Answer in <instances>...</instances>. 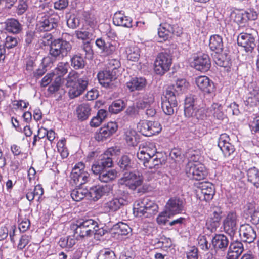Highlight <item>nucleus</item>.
<instances>
[{"instance_id":"41","label":"nucleus","mask_w":259,"mask_h":259,"mask_svg":"<svg viewBox=\"0 0 259 259\" xmlns=\"http://www.w3.org/2000/svg\"><path fill=\"white\" fill-rule=\"evenodd\" d=\"M169 30H171V29L170 24L168 22L163 23L160 25L158 30V35L160 38L159 41L162 42L168 39L170 35Z\"/></svg>"},{"instance_id":"20","label":"nucleus","mask_w":259,"mask_h":259,"mask_svg":"<svg viewBox=\"0 0 259 259\" xmlns=\"http://www.w3.org/2000/svg\"><path fill=\"white\" fill-rule=\"evenodd\" d=\"M192 66L196 70L202 72L208 71L211 67L209 56L206 54L198 55L194 59L193 61L192 62Z\"/></svg>"},{"instance_id":"59","label":"nucleus","mask_w":259,"mask_h":259,"mask_svg":"<svg viewBox=\"0 0 259 259\" xmlns=\"http://www.w3.org/2000/svg\"><path fill=\"white\" fill-rule=\"evenodd\" d=\"M116 42L114 41H106L102 52L106 55L112 54L116 50Z\"/></svg>"},{"instance_id":"60","label":"nucleus","mask_w":259,"mask_h":259,"mask_svg":"<svg viewBox=\"0 0 259 259\" xmlns=\"http://www.w3.org/2000/svg\"><path fill=\"white\" fill-rule=\"evenodd\" d=\"M29 0H19L17 6L16 12L20 15L24 14L28 7V2Z\"/></svg>"},{"instance_id":"61","label":"nucleus","mask_w":259,"mask_h":259,"mask_svg":"<svg viewBox=\"0 0 259 259\" xmlns=\"http://www.w3.org/2000/svg\"><path fill=\"white\" fill-rule=\"evenodd\" d=\"M198 243L202 250H208L211 246V244H209L205 235H199L198 237Z\"/></svg>"},{"instance_id":"57","label":"nucleus","mask_w":259,"mask_h":259,"mask_svg":"<svg viewBox=\"0 0 259 259\" xmlns=\"http://www.w3.org/2000/svg\"><path fill=\"white\" fill-rule=\"evenodd\" d=\"M67 24L69 28L75 29L79 26L80 19L74 14L70 15L67 19Z\"/></svg>"},{"instance_id":"6","label":"nucleus","mask_w":259,"mask_h":259,"mask_svg":"<svg viewBox=\"0 0 259 259\" xmlns=\"http://www.w3.org/2000/svg\"><path fill=\"white\" fill-rule=\"evenodd\" d=\"M120 152V148L117 146L112 147L108 148L103 154L100 159L92 166L93 173H99L101 169L111 167L113 166L112 156L118 155Z\"/></svg>"},{"instance_id":"50","label":"nucleus","mask_w":259,"mask_h":259,"mask_svg":"<svg viewBox=\"0 0 259 259\" xmlns=\"http://www.w3.org/2000/svg\"><path fill=\"white\" fill-rule=\"evenodd\" d=\"M116 195L117 197L116 198L120 201L123 205H127L131 200L129 193L126 191L122 190L121 188L116 191Z\"/></svg>"},{"instance_id":"46","label":"nucleus","mask_w":259,"mask_h":259,"mask_svg":"<svg viewBox=\"0 0 259 259\" xmlns=\"http://www.w3.org/2000/svg\"><path fill=\"white\" fill-rule=\"evenodd\" d=\"M69 68V64L68 62H60L58 63L52 73L54 76L63 77L67 73Z\"/></svg>"},{"instance_id":"3","label":"nucleus","mask_w":259,"mask_h":259,"mask_svg":"<svg viewBox=\"0 0 259 259\" xmlns=\"http://www.w3.org/2000/svg\"><path fill=\"white\" fill-rule=\"evenodd\" d=\"M97 221L92 219L80 218L71 226L74 236L77 239H82L93 235L94 229L97 226Z\"/></svg>"},{"instance_id":"10","label":"nucleus","mask_w":259,"mask_h":259,"mask_svg":"<svg viewBox=\"0 0 259 259\" xmlns=\"http://www.w3.org/2000/svg\"><path fill=\"white\" fill-rule=\"evenodd\" d=\"M143 182V178L138 171L125 172L123 177L119 180L121 185H125L130 189L135 190L140 186Z\"/></svg>"},{"instance_id":"14","label":"nucleus","mask_w":259,"mask_h":259,"mask_svg":"<svg viewBox=\"0 0 259 259\" xmlns=\"http://www.w3.org/2000/svg\"><path fill=\"white\" fill-rule=\"evenodd\" d=\"M247 90L245 105L250 107L257 106L259 104V82L252 81L249 83Z\"/></svg>"},{"instance_id":"7","label":"nucleus","mask_w":259,"mask_h":259,"mask_svg":"<svg viewBox=\"0 0 259 259\" xmlns=\"http://www.w3.org/2000/svg\"><path fill=\"white\" fill-rule=\"evenodd\" d=\"M257 31L253 29L246 30L245 32H242L237 37V44L242 48L246 52L252 53L256 47V38Z\"/></svg>"},{"instance_id":"22","label":"nucleus","mask_w":259,"mask_h":259,"mask_svg":"<svg viewBox=\"0 0 259 259\" xmlns=\"http://www.w3.org/2000/svg\"><path fill=\"white\" fill-rule=\"evenodd\" d=\"M239 232L242 241L246 243L253 242L257 237L255 228L248 224L241 225Z\"/></svg>"},{"instance_id":"40","label":"nucleus","mask_w":259,"mask_h":259,"mask_svg":"<svg viewBox=\"0 0 259 259\" xmlns=\"http://www.w3.org/2000/svg\"><path fill=\"white\" fill-rule=\"evenodd\" d=\"M53 64V59L49 57L44 58L42 62V65L35 71L33 72V77L36 79L41 77L47 71V67L49 66L50 64Z\"/></svg>"},{"instance_id":"8","label":"nucleus","mask_w":259,"mask_h":259,"mask_svg":"<svg viewBox=\"0 0 259 259\" xmlns=\"http://www.w3.org/2000/svg\"><path fill=\"white\" fill-rule=\"evenodd\" d=\"M186 173L191 179L201 180L207 176V171L204 164L199 162H189L186 166Z\"/></svg>"},{"instance_id":"13","label":"nucleus","mask_w":259,"mask_h":259,"mask_svg":"<svg viewBox=\"0 0 259 259\" xmlns=\"http://www.w3.org/2000/svg\"><path fill=\"white\" fill-rule=\"evenodd\" d=\"M139 131L144 136L150 137L159 133L162 127L157 121L142 120L138 124Z\"/></svg>"},{"instance_id":"43","label":"nucleus","mask_w":259,"mask_h":259,"mask_svg":"<svg viewBox=\"0 0 259 259\" xmlns=\"http://www.w3.org/2000/svg\"><path fill=\"white\" fill-rule=\"evenodd\" d=\"M91 108L88 104L83 103L79 105L76 110L78 118L83 121L88 119L90 115Z\"/></svg>"},{"instance_id":"53","label":"nucleus","mask_w":259,"mask_h":259,"mask_svg":"<svg viewBox=\"0 0 259 259\" xmlns=\"http://www.w3.org/2000/svg\"><path fill=\"white\" fill-rule=\"evenodd\" d=\"M82 18L92 28L96 25L97 21L94 14L90 11H84L82 14Z\"/></svg>"},{"instance_id":"47","label":"nucleus","mask_w":259,"mask_h":259,"mask_svg":"<svg viewBox=\"0 0 259 259\" xmlns=\"http://www.w3.org/2000/svg\"><path fill=\"white\" fill-rule=\"evenodd\" d=\"M210 111L213 116L219 120H223L225 115L222 111L221 105L214 103L209 108Z\"/></svg>"},{"instance_id":"25","label":"nucleus","mask_w":259,"mask_h":259,"mask_svg":"<svg viewBox=\"0 0 259 259\" xmlns=\"http://www.w3.org/2000/svg\"><path fill=\"white\" fill-rule=\"evenodd\" d=\"M156 150L155 146L152 143H148L145 145H141L137 153V158L139 160L147 159L149 157L161 155Z\"/></svg>"},{"instance_id":"19","label":"nucleus","mask_w":259,"mask_h":259,"mask_svg":"<svg viewBox=\"0 0 259 259\" xmlns=\"http://www.w3.org/2000/svg\"><path fill=\"white\" fill-rule=\"evenodd\" d=\"M111 190L110 185L93 186L88 190L89 199L96 201L103 196L108 195Z\"/></svg>"},{"instance_id":"5","label":"nucleus","mask_w":259,"mask_h":259,"mask_svg":"<svg viewBox=\"0 0 259 259\" xmlns=\"http://www.w3.org/2000/svg\"><path fill=\"white\" fill-rule=\"evenodd\" d=\"M133 210L137 217L150 218L157 213L158 206L154 202L146 197L136 201Z\"/></svg>"},{"instance_id":"27","label":"nucleus","mask_w":259,"mask_h":259,"mask_svg":"<svg viewBox=\"0 0 259 259\" xmlns=\"http://www.w3.org/2000/svg\"><path fill=\"white\" fill-rule=\"evenodd\" d=\"M117 165L120 171L125 172L133 169L135 164L132 156L124 154L118 157Z\"/></svg>"},{"instance_id":"49","label":"nucleus","mask_w":259,"mask_h":259,"mask_svg":"<svg viewBox=\"0 0 259 259\" xmlns=\"http://www.w3.org/2000/svg\"><path fill=\"white\" fill-rule=\"evenodd\" d=\"M85 64V61L81 56L75 55L71 58V65L75 69L83 68Z\"/></svg>"},{"instance_id":"64","label":"nucleus","mask_w":259,"mask_h":259,"mask_svg":"<svg viewBox=\"0 0 259 259\" xmlns=\"http://www.w3.org/2000/svg\"><path fill=\"white\" fill-rule=\"evenodd\" d=\"M171 214L166 211L161 212L157 218V222L159 225H165L168 221V218Z\"/></svg>"},{"instance_id":"26","label":"nucleus","mask_w":259,"mask_h":259,"mask_svg":"<svg viewBox=\"0 0 259 259\" xmlns=\"http://www.w3.org/2000/svg\"><path fill=\"white\" fill-rule=\"evenodd\" d=\"M229 244V241L228 237L223 234H215L211 239V244L217 252L219 251L224 252L227 249Z\"/></svg>"},{"instance_id":"29","label":"nucleus","mask_w":259,"mask_h":259,"mask_svg":"<svg viewBox=\"0 0 259 259\" xmlns=\"http://www.w3.org/2000/svg\"><path fill=\"white\" fill-rule=\"evenodd\" d=\"M155 102V97L152 93L149 92L144 93L140 97L136 102V105L139 109L145 110L146 108L150 107L153 105Z\"/></svg>"},{"instance_id":"42","label":"nucleus","mask_w":259,"mask_h":259,"mask_svg":"<svg viewBox=\"0 0 259 259\" xmlns=\"http://www.w3.org/2000/svg\"><path fill=\"white\" fill-rule=\"evenodd\" d=\"M140 49L136 46L127 47L125 50L126 58L128 60L136 62L140 56Z\"/></svg>"},{"instance_id":"55","label":"nucleus","mask_w":259,"mask_h":259,"mask_svg":"<svg viewBox=\"0 0 259 259\" xmlns=\"http://www.w3.org/2000/svg\"><path fill=\"white\" fill-rule=\"evenodd\" d=\"M136 132L135 131L129 129L125 132L124 139L129 146H135L136 144Z\"/></svg>"},{"instance_id":"34","label":"nucleus","mask_w":259,"mask_h":259,"mask_svg":"<svg viewBox=\"0 0 259 259\" xmlns=\"http://www.w3.org/2000/svg\"><path fill=\"white\" fill-rule=\"evenodd\" d=\"M209 46L210 50L216 54L221 53L224 49L222 37L218 34L211 35L209 39Z\"/></svg>"},{"instance_id":"18","label":"nucleus","mask_w":259,"mask_h":259,"mask_svg":"<svg viewBox=\"0 0 259 259\" xmlns=\"http://www.w3.org/2000/svg\"><path fill=\"white\" fill-rule=\"evenodd\" d=\"M197 193L200 200L209 201L215 194L214 186L208 182L200 183Z\"/></svg>"},{"instance_id":"11","label":"nucleus","mask_w":259,"mask_h":259,"mask_svg":"<svg viewBox=\"0 0 259 259\" xmlns=\"http://www.w3.org/2000/svg\"><path fill=\"white\" fill-rule=\"evenodd\" d=\"M171 64L172 58L169 54L160 53L154 62V71L157 74L162 75L169 70Z\"/></svg>"},{"instance_id":"44","label":"nucleus","mask_w":259,"mask_h":259,"mask_svg":"<svg viewBox=\"0 0 259 259\" xmlns=\"http://www.w3.org/2000/svg\"><path fill=\"white\" fill-rule=\"evenodd\" d=\"M94 30L93 28H88L87 30L83 29L80 30H76L75 32L76 37L81 40H92L95 37Z\"/></svg>"},{"instance_id":"63","label":"nucleus","mask_w":259,"mask_h":259,"mask_svg":"<svg viewBox=\"0 0 259 259\" xmlns=\"http://www.w3.org/2000/svg\"><path fill=\"white\" fill-rule=\"evenodd\" d=\"M199 152L192 149H188L186 153V157L189 159L190 162H197L199 159Z\"/></svg>"},{"instance_id":"12","label":"nucleus","mask_w":259,"mask_h":259,"mask_svg":"<svg viewBox=\"0 0 259 259\" xmlns=\"http://www.w3.org/2000/svg\"><path fill=\"white\" fill-rule=\"evenodd\" d=\"M84 165L82 162L76 164L70 175L71 180L77 186H82L89 181L90 175L83 170Z\"/></svg>"},{"instance_id":"32","label":"nucleus","mask_w":259,"mask_h":259,"mask_svg":"<svg viewBox=\"0 0 259 259\" xmlns=\"http://www.w3.org/2000/svg\"><path fill=\"white\" fill-rule=\"evenodd\" d=\"M188 84V83L184 79H178L175 84L168 86L165 91H171L172 93L170 95L175 96L177 98L179 94L185 91Z\"/></svg>"},{"instance_id":"16","label":"nucleus","mask_w":259,"mask_h":259,"mask_svg":"<svg viewBox=\"0 0 259 259\" xmlns=\"http://www.w3.org/2000/svg\"><path fill=\"white\" fill-rule=\"evenodd\" d=\"M117 129L118 125L116 122H108L97 130L95 135V138L98 141H105L113 135Z\"/></svg>"},{"instance_id":"1","label":"nucleus","mask_w":259,"mask_h":259,"mask_svg":"<svg viewBox=\"0 0 259 259\" xmlns=\"http://www.w3.org/2000/svg\"><path fill=\"white\" fill-rule=\"evenodd\" d=\"M68 81L70 85L69 91L70 98L77 97L87 90L89 79L86 75H81L77 72L72 71L68 74Z\"/></svg>"},{"instance_id":"58","label":"nucleus","mask_w":259,"mask_h":259,"mask_svg":"<svg viewBox=\"0 0 259 259\" xmlns=\"http://www.w3.org/2000/svg\"><path fill=\"white\" fill-rule=\"evenodd\" d=\"M115 258L114 252L108 249L100 250L97 256V259H115Z\"/></svg>"},{"instance_id":"28","label":"nucleus","mask_w":259,"mask_h":259,"mask_svg":"<svg viewBox=\"0 0 259 259\" xmlns=\"http://www.w3.org/2000/svg\"><path fill=\"white\" fill-rule=\"evenodd\" d=\"M113 23L116 26L126 28L132 27V19L125 16L122 11H117L114 14Z\"/></svg>"},{"instance_id":"36","label":"nucleus","mask_w":259,"mask_h":259,"mask_svg":"<svg viewBox=\"0 0 259 259\" xmlns=\"http://www.w3.org/2000/svg\"><path fill=\"white\" fill-rule=\"evenodd\" d=\"M98 175L99 180L104 183H108L114 180L117 177V172L114 169H108L107 168L101 169L99 173H93Z\"/></svg>"},{"instance_id":"48","label":"nucleus","mask_w":259,"mask_h":259,"mask_svg":"<svg viewBox=\"0 0 259 259\" xmlns=\"http://www.w3.org/2000/svg\"><path fill=\"white\" fill-rule=\"evenodd\" d=\"M122 206H123L122 203L115 198L106 202L104 207L109 212H115L118 210Z\"/></svg>"},{"instance_id":"39","label":"nucleus","mask_w":259,"mask_h":259,"mask_svg":"<svg viewBox=\"0 0 259 259\" xmlns=\"http://www.w3.org/2000/svg\"><path fill=\"white\" fill-rule=\"evenodd\" d=\"M89 191L87 188L82 187L76 186L71 193L72 198L75 201H79L87 197L89 199Z\"/></svg>"},{"instance_id":"9","label":"nucleus","mask_w":259,"mask_h":259,"mask_svg":"<svg viewBox=\"0 0 259 259\" xmlns=\"http://www.w3.org/2000/svg\"><path fill=\"white\" fill-rule=\"evenodd\" d=\"M59 20V17L57 15L40 14L37 17L36 29L40 31H50L57 27Z\"/></svg>"},{"instance_id":"15","label":"nucleus","mask_w":259,"mask_h":259,"mask_svg":"<svg viewBox=\"0 0 259 259\" xmlns=\"http://www.w3.org/2000/svg\"><path fill=\"white\" fill-rule=\"evenodd\" d=\"M164 93V97H162V109L166 115H172L178 105L177 98L170 95L172 93L171 91H165Z\"/></svg>"},{"instance_id":"31","label":"nucleus","mask_w":259,"mask_h":259,"mask_svg":"<svg viewBox=\"0 0 259 259\" xmlns=\"http://www.w3.org/2000/svg\"><path fill=\"white\" fill-rule=\"evenodd\" d=\"M244 250L242 243L240 241L231 242L227 252V259H238Z\"/></svg>"},{"instance_id":"4","label":"nucleus","mask_w":259,"mask_h":259,"mask_svg":"<svg viewBox=\"0 0 259 259\" xmlns=\"http://www.w3.org/2000/svg\"><path fill=\"white\" fill-rule=\"evenodd\" d=\"M72 45L62 38L55 39L52 41L50 45L49 55L53 62L56 60L63 59L70 52Z\"/></svg>"},{"instance_id":"24","label":"nucleus","mask_w":259,"mask_h":259,"mask_svg":"<svg viewBox=\"0 0 259 259\" xmlns=\"http://www.w3.org/2000/svg\"><path fill=\"white\" fill-rule=\"evenodd\" d=\"M224 231L230 236H233L237 229V215L233 212L229 213L223 221Z\"/></svg>"},{"instance_id":"56","label":"nucleus","mask_w":259,"mask_h":259,"mask_svg":"<svg viewBox=\"0 0 259 259\" xmlns=\"http://www.w3.org/2000/svg\"><path fill=\"white\" fill-rule=\"evenodd\" d=\"M219 226V222L213 220L212 219L209 218L206 223L204 232L206 233L207 231H209L210 233L215 232Z\"/></svg>"},{"instance_id":"35","label":"nucleus","mask_w":259,"mask_h":259,"mask_svg":"<svg viewBox=\"0 0 259 259\" xmlns=\"http://www.w3.org/2000/svg\"><path fill=\"white\" fill-rule=\"evenodd\" d=\"M5 29L9 33L17 34L22 30V25L13 18L8 19L5 22Z\"/></svg>"},{"instance_id":"62","label":"nucleus","mask_w":259,"mask_h":259,"mask_svg":"<svg viewBox=\"0 0 259 259\" xmlns=\"http://www.w3.org/2000/svg\"><path fill=\"white\" fill-rule=\"evenodd\" d=\"M226 157H228L232 155L235 152L234 146L230 143L220 148Z\"/></svg>"},{"instance_id":"52","label":"nucleus","mask_w":259,"mask_h":259,"mask_svg":"<svg viewBox=\"0 0 259 259\" xmlns=\"http://www.w3.org/2000/svg\"><path fill=\"white\" fill-rule=\"evenodd\" d=\"M53 79H54L53 82L52 84L49 87L48 89V91L51 94L58 91L60 86L64 82L63 77L58 76H55Z\"/></svg>"},{"instance_id":"17","label":"nucleus","mask_w":259,"mask_h":259,"mask_svg":"<svg viewBox=\"0 0 259 259\" xmlns=\"http://www.w3.org/2000/svg\"><path fill=\"white\" fill-rule=\"evenodd\" d=\"M161 155H157L152 157H147V159L139 160L143 163V165L150 170V172L154 174L153 177L158 178L161 176V173L158 170L160 166L162 165Z\"/></svg>"},{"instance_id":"23","label":"nucleus","mask_w":259,"mask_h":259,"mask_svg":"<svg viewBox=\"0 0 259 259\" xmlns=\"http://www.w3.org/2000/svg\"><path fill=\"white\" fill-rule=\"evenodd\" d=\"M185 201L183 198L174 197L170 198L166 204V209L172 215L178 214L184 210Z\"/></svg>"},{"instance_id":"37","label":"nucleus","mask_w":259,"mask_h":259,"mask_svg":"<svg viewBox=\"0 0 259 259\" xmlns=\"http://www.w3.org/2000/svg\"><path fill=\"white\" fill-rule=\"evenodd\" d=\"M111 231L112 234L121 236L127 235L131 232L132 229L127 224L120 222L113 226Z\"/></svg>"},{"instance_id":"54","label":"nucleus","mask_w":259,"mask_h":259,"mask_svg":"<svg viewBox=\"0 0 259 259\" xmlns=\"http://www.w3.org/2000/svg\"><path fill=\"white\" fill-rule=\"evenodd\" d=\"M231 17L234 21L238 24H245L247 22L246 16L244 11L232 12L231 14Z\"/></svg>"},{"instance_id":"38","label":"nucleus","mask_w":259,"mask_h":259,"mask_svg":"<svg viewBox=\"0 0 259 259\" xmlns=\"http://www.w3.org/2000/svg\"><path fill=\"white\" fill-rule=\"evenodd\" d=\"M247 181L254 187L259 188V169L252 167L246 170Z\"/></svg>"},{"instance_id":"45","label":"nucleus","mask_w":259,"mask_h":259,"mask_svg":"<svg viewBox=\"0 0 259 259\" xmlns=\"http://www.w3.org/2000/svg\"><path fill=\"white\" fill-rule=\"evenodd\" d=\"M126 103L121 99L113 101L109 106V111L113 114H118L122 111L126 107Z\"/></svg>"},{"instance_id":"21","label":"nucleus","mask_w":259,"mask_h":259,"mask_svg":"<svg viewBox=\"0 0 259 259\" xmlns=\"http://www.w3.org/2000/svg\"><path fill=\"white\" fill-rule=\"evenodd\" d=\"M195 82L198 89L204 94H211L215 91L213 82L207 76H198L195 78Z\"/></svg>"},{"instance_id":"30","label":"nucleus","mask_w":259,"mask_h":259,"mask_svg":"<svg viewBox=\"0 0 259 259\" xmlns=\"http://www.w3.org/2000/svg\"><path fill=\"white\" fill-rule=\"evenodd\" d=\"M97 77L99 82L105 87H109L111 82L116 78L115 71L106 69L98 73Z\"/></svg>"},{"instance_id":"33","label":"nucleus","mask_w":259,"mask_h":259,"mask_svg":"<svg viewBox=\"0 0 259 259\" xmlns=\"http://www.w3.org/2000/svg\"><path fill=\"white\" fill-rule=\"evenodd\" d=\"M147 81L145 78L142 77H133L126 83V87L131 92L140 91L145 88Z\"/></svg>"},{"instance_id":"51","label":"nucleus","mask_w":259,"mask_h":259,"mask_svg":"<svg viewBox=\"0 0 259 259\" xmlns=\"http://www.w3.org/2000/svg\"><path fill=\"white\" fill-rule=\"evenodd\" d=\"M18 44V37L11 35H7L4 41V43L1 44L3 45L6 50V49L10 50L17 47Z\"/></svg>"},{"instance_id":"2","label":"nucleus","mask_w":259,"mask_h":259,"mask_svg":"<svg viewBox=\"0 0 259 259\" xmlns=\"http://www.w3.org/2000/svg\"><path fill=\"white\" fill-rule=\"evenodd\" d=\"M196 101L193 96L186 97L184 104V115L189 120L188 124L192 126L197 123L199 119H203L206 117L205 110L202 108H197Z\"/></svg>"}]
</instances>
